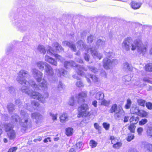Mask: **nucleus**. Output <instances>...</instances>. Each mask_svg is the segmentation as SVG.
<instances>
[{
    "instance_id": "4c0bfd02",
    "label": "nucleus",
    "mask_w": 152,
    "mask_h": 152,
    "mask_svg": "<svg viewBox=\"0 0 152 152\" xmlns=\"http://www.w3.org/2000/svg\"><path fill=\"white\" fill-rule=\"evenodd\" d=\"M137 102L139 105L143 107L145 106V104L146 103L145 100L141 99H138L137 100Z\"/></svg>"
},
{
    "instance_id": "bb28decb",
    "label": "nucleus",
    "mask_w": 152,
    "mask_h": 152,
    "mask_svg": "<svg viewBox=\"0 0 152 152\" xmlns=\"http://www.w3.org/2000/svg\"><path fill=\"white\" fill-rule=\"evenodd\" d=\"M12 122L14 124L15 122H18L20 120L19 116L16 114H13L11 117Z\"/></svg>"
},
{
    "instance_id": "f704fd0d",
    "label": "nucleus",
    "mask_w": 152,
    "mask_h": 152,
    "mask_svg": "<svg viewBox=\"0 0 152 152\" xmlns=\"http://www.w3.org/2000/svg\"><path fill=\"white\" fill-rule=\"evenodd\" d=\"M131 123L133 124H136L138 121V118L134 116H132L129 119Z\"/></svg>"
},
{
    "instance_id": "a211bd4d",
    "label": "nucleus",
    "mask_w": 152,
    "mask_h": 152,
    "mask_svg": "<svg viewBox=\"0 0 152 152\" xmlns=\"http://www.w3.org/2000/svg\"><path fill=\"white\" fill-rule=\"evenodd\" d=\"M77 48L80 50H85L86 48V45L84 42L82 40H80L77 42Z\"/></svg>"
},
{
    "instance_id": "cd10ccee",
    "label": "nucleus",
    "mask_w": 152,
    "mask_h": 152,
    "mask_svg": "<svg viewBox=\"0 0 152 152\" xmlns=\"http://www.w3.org/2000/svg\"><path fill=\"white\" fill-rule=\"evenodd\" d=\"M7 135L9 138L11 140L13 139L16 137L15 133L13 130L7 133Z\"/></svg>"
},
{
    "instance_id": "c03bdc74",
    "label": "nucleus",
    "mask_w": 152,
    "mask_h": 152,
    "mask_svg": "<svg viewBox=\"0 0 152 152\" xmlns=\"http://www.w3.org/2000/svg\"><path fill=\"white\" fill-rule=\"evenodd\" d=\"M97 145V142L93 140H91L90 142V145L92 148H94Z\"/></svg>"
},
{
    "instance_id": "bf43d9fd",
    "label": "nucleus",
    "mask_w": 152,
    "mask_h": 152,
    "mask_svg": "<svg viewBox=\"0 0 152 152\" xmlns=\"http://www.w3.org/2000/svg\"><path fill=\"white\" fill-rule=\"evenodd\" d=\"M74 97H71L69 102V105L72 106L74 105Z\"/></svg>"
},
{
    "instance_id": "20e7f679",
    "label": "nucleus",
    "mask_w": 152,
    "mask_h": 152,
    "mask_svg": "<svg viewBox=\"0 0 152 152\" xmlns=\"http://www.w3.org/2000/svg\"><path fill=\"white\" fill-rule=\"evenodd\" d=\"M134 44L139 54L143 55L145 54L146 51V45L143 44L140 39H137L134 40Z\"/></svg>"
},
{
    "instance_id": "ddd939ff",
    "label": "nucleus",
    "mask_w": 152,
    "mask_h": 152,
    "mask_svg": "<svg viewBox=\"0 0 152 152\" xmlns=\"http://www.w3.org/2000/svg\"><path fill=\"white\" fill-rule=\"evenodd\" d=\"M90 50L94 58H99V60L102 58V55L99 53L94 48H90Z\"/></svg>"
},
{
    "instance_id": "6e6d98bb",
    "label": "nucleus",
    "mask_w": 152,
    "mask_h": 152,
    "mask_svg": "<svg viewBox=\"0 0 152 152\" xmlns=\"http://www.w3.org/2000/svg\"><path fill=\"white\" fill-rule=\"evenodd\" d=\"M145 105L146 107L149 110L152 109V103L148 102L146 103Z\"/></svg>"
},
{
    "instance_id": "680f3d73",
    "label": "nucleus",
    "mask_w": 152,
    "mask_h": 152,
    "mask_svg": "<svg viewBox=\"0 0 152 152\" xmlns=\"http://www.w3.org/2000/svg\"><path fill=\"white\" fill-rule=\"evenodd\" d=\"M134 138V136L133 134H131L130 135H129L127 137V140L128 141H130L132 140H133Z\"/></svg>"
},
{
    "instance_id": "8fccbe9b",
    "label": "nucleus",
    "mask_w": 152,
    "mask_h": 152,
    "mask_svg": "<svg viewBox=\"0 0 152 152\" xmlns=\"http://www.w3.org/2000/svg\"><path fill=\"white\" fill-rule=\"evenodd\" d=\"M122 145V143L119 142H116L113 145V147L115 148H119Z\"/></svg>"
},
{
    "instance_id": "393cba45",
    "label": "nucleus",
    "mask_w": 152,
    "mask_h": 152,
    "mask_svg": "<svg viewBox=\"0 0 152 152\" xmlns=\"http://www.w3.org/2000/svg\"><path fill=\"white\" fill-rule=\"evenodd\" d=\"M37 51L40 52L41 53H43V54H45L46 52L45 48L42 45H38L37 48Z\"/></svg>"
},
{
    "instance_id": "c756f323",
    "label": "nucleus",
    "mask_w": 152,
    "mask_h": 152,
    "mask_svg": "<svg viewBox=\"0 0 152 152\" xmlns=\"http://www.w3.org/2000/svg\"><path fill=\"white\" fill-rule=\"evenodd\" d=\"M58 71L61 75H62L65 77L67 76L68 74V72L66 71L65 70L63 69H58Z\"/></svg>"
},
{
    "instance_id": "58836bf2",
    "label": "nucleus",
    "mask_w": 152,
    "mask_h": 152,
    "mask_svg": "<svg viewBox=\"0 0 152 152\" xmlns=\"http://www.w3.org/2000/svg\"><path fill=\"white\" fill-rule=\"evenodd\" d=\"M145 69L146 71L152 72V64H147L145 66Z\"/></svg>"
},
{
    "instance_id": "423d86ee",
    "label": "nucleus",
    "mask_w": 152,
    "mask_h": 152,
    "mask_svg": "<svg viewBox=\"0 0 152 152\" xmlns=\"http://www.w3.org/2000/svg\"><path fill=\"white\" fill-rule=\"evenodd\" d=\"M78 115L80 117H86L90 115V113L88 111V107L86 104H83L78 108Z\"/></svg>"
},
{
    "instance_id": "a19ab883",
    "label": "nucleus",
    "mask_w": 152,
    "mask_h": 152,
    "mask_svg": "<svg viewBox=\"0 0 152 152\" xmlns=\"http://www.w3.org/2000/svg\"><path fill=\"white\" fill-rule=\"evenodd\" d=\"M88 76L90 77L94 83H96L98 81V78L96 76L88 74Z\"/></svg>"
},
{
    "instance_id": "ea45409f",
    "label": "nucleus",
    "mask_w": 152,
    "mask_h": 152,
    "mask_svg": "<svg viewBox=\"0 0 152 152\" xmlns=\"http://www.w3.org/2000/svg\"><path fill=\"white\" fill-rule=\"evenodd\" d=\"M124 68L126 70L129 71H131L132 69V68L129 66V64L127 63H125L124 64Z\"/></svg>"
},
{
    "instance_id": "37998d69",
    "label": "nucleus",
    "mask_w": 152,
    "mask_h": 152,
    "mask_svg": "<svg viewBox=\"0 0 152 152\" xmlns=\"http://www.w3.org/2000/svg\"><path fill=\"white\" fill-rule=\"evenodd\" d=\"M73 129L71 128H69L66 129V134L68 136H70L72 134Z\"/></svg>"
},
{
    "instance_id": "6e6552de",
    "label": "nucleus",
    "mask_w": 152,
    "mask_h": 152,
    "mask_svg": "<svg viewBox=\"0 0 152 152\" xmlns=\"http://www.w3.org/2000/svg\"><path fill=\"white\" fill-rule=\"evenodd\" d=\"M21 125L25 128H29L31 126V121L28 114L26 115L25 117L22 118Z\"/></svg>"
},
{
    "instance_id": "dca6fc26",
    "label": "nucleus",
    "mask_w": 152,
    "mask_h": 152,
    "mask_svg": "<svg viewBox=\"0 0 152 152\" xmlns=\"http://www.w3.org/2000/svg\"><path fill=\"white\" fill-rule=\"evenodd\" d=\"M31 118L36 120V122H38L40 121L42 118V116L39 113L35 112L32 113L31 114Z\"/></svg>"
},
{
    "instance_id": "774afa93",
    "label": "nucleus",
    "mask_w": 152,
    "mask_h": 152,
    "mask_svg": "<svg viewBox=\"0 0 152 152\" xmlns=\"http://www.w3.org/2000/svg\"><path fill=\"white\" fill-rule=\"evenodd\" d=\"M94 125L95 128L98 131H99L101 130V127L99 126V125L98 124L95 123L94 124Z\"/></svg>"
},
{
    "instance_id": "f03ea898",
    "label": "nucleus",
    "mask_w": 152,
    "mask_h": 152,
    "mask_svg": "<svg viewBox=\"0 0 152 152\" xmlns=\"http://www.w3.org/2000/svg\"><path fill=\"white\" fill-rule=\"evenodd\" d=\"M109 112L112 113H115L114 116V118L116 120L122 119L125 115V113L122 108L118 107L116 104L112 105Z\"/></svg>"
},
{
    "instance_id": "a878e982",
    "label": "nucleus",
    "mask_w": 152,
    "mask_h": 152,
    "mask_svg": "<svg viewBox=\"0 0 152 152\" xmlns=\"http://www.w3.org/2000/svg\"><path fill=\"white\" fill-rule=\"evenodd\" d=\"M104 94L102 91H99L96 94V98L97 100H102L104 98Z\"/></svg>"
},
{
    "instance_id": "3c124183",
    "label": "nucleus",
    "mask_w": 152,
    "mask_h": 152,
    "mask_svg": "<svg viewBox=\"0 0 152 152\" xmlns=\"http://www.w3.org/2000/svg\"><path fill=\"white\" fill-rule=\"evenodd\" d=\"M148 122V120L146 119H142L139 121V124L140 125H142L145 124Z\"/></svg>"
},
{
    "instance_id": "4d7b16f0",
    "label": "nucleus",
    "mask_w": 152,
    "mask_h": 152,
    "mask_svg": "<svg viewBox=\"0 0 152 152\" xmlns=\"http://www.w3.org/2000/svg\"><path fill=\"white\" fill-rule=\"evenodd\" d=\"M15 104L17 105L19 107H21V105L22 104V102L20 101V99H17L15 101Z\"/></svg>"
},
{
    "instance_id": "4468645a",
    "label": "nucleus",
    "mask_w": 152,
    "mask_h": 152,
    "mask_svg": "<svg viewBox=\"0 0 152 152\" xmlns=\"http://www.w3.org/2000/svg\"><path fill=\"white\" fill-rule=\"evenodd\" d=\"M80 65H78L73 61H66L64 62V66L66 69L69 68L71 66H76L77 68L76 71L78 70V66Z\"/></svg>"
},
{
    "instance_id": "de8ad7c7",
    "label": "nucleus",
    "mask_w": 152,
    "mask_h": 152,
    "mask_svg": "<svg viewBox=\"0 0 152 152\" xmlns=\"http://www.w3.org/2000/svg\"><path fill=\"white\" fill-rule=\"evenodd\" d=\"M75 84L76 86L79 88L83 87L84 86L83 82L80 80L76 83Z\"/></svg>"
},
{
    "instance_id": "79ce46f5",
    "label": "nucleus",
    "mask_w": 152,
    "mask_h": 152,
    "mask_svg": "<svg viewBox=\"0 0 152 152\" xmlns=\"http://www.w3.org/2000/svg\"><path fill=\"white\" fill-rule=\"evenodd\" d=\"M82 145V142H79L77 143L76 145L75 150L78 152L80 150V148Z\"/></svg>"
},
{
    "instance_id": "aec40b11",
    "label": "nucleus",
    "mask_w": 152,
    "mask_h": 152,
    "mask_svg": "<svg viewBox=\"0 0 152 152\" xmlns=\"http://www.w3.org/2000/svg\"><path fill=\"white\" fill-rule=\"evenodd\" d=\"M48 64L46 62L40 61L37 62L36 64L39 69L42 70L44 69V66L45 68Z\"/></svg>"
},
{
    "instance_id": "49530a36",
    "label": "nucleus",
    "mask_w": 152,
    "mask_h": 152,
    "mask_svg": "<svg viewBox=\"0 0 152 152\" xmlns=\"http://www.w3.org/2000/svg\"><path fill=\"white\" fill-rule=\"evenodd\" d=\"M132 104V101L129 99H128L127 100V103L125 105V108L126 109H129Z\"/></svg>"
},
{
    "instance_id": "4be33fe9",
    "label": "nucleus",
    "mask_w": 152,
    "mask_h": 152,
    "mask_svg": "<svg viewBox=\"0 0 152 152\" xmlns=\"http://www.w3.org/2000/svg\"><path fill=\"white\" fill-rule=\"evenodd\" d=\"M52 46L55 48L56 50L58 51H61L63 50V49L61 45L57 42H54Z\"/></svg>"
},
{
    "instance_id": "c85d7f7f",
    "label": "nucleus",
    "mask_w": 152,
    "mask_h": 152,
    "mask_svg": "<svg viewBox=\"0 0 152 152\" xmlns=\"http://www.w3.org/2000/svg\"><path fill=\"white\" fill-rule=\"evenodd\" d=\"M60 121L61 122L64 123L68 120V115L66 113L62 115L60 117Z\"/></svg>"
},
{
    "instance_id": "9d476101",
    "label": "nucleus",
    "mask_w": 152,
    "mask_h": 152,
    "mask_svg": "<svg viewBox=\"0 0 152 152\" xmlns=\"http://www.w3.org/2000/svg\"><path fill=\"white\" fill-rule=\"evenodd\" d=\"M141 146L145 152H152V144L146 141L141 142Z\"/></svg>"
},
{
    "instance_id": "09e8293b",
    "label": "nucleus",
    "mask_w": 152,
    "mask_h": 152,
    "mask_svg": "<svg viewBox=\"0 0 152 152\" xmlns=\"http://www.w3.org/2000/svg\"><path fill=\"white\" fill-rule=\"evenodd\" d=\"M31 105L34 106L33 108L35 109L37 107H38L39 105V103L35 101H33L31 102Z\"/></svg>"
},
{
    "instance_id": "9b49d317",
    "label": "nucleus",
    "mask_w": 152,
    "mask_h": 152,
    "mask_svg": "<svg viewBox=\"0 0 152 152\" xmlns=\"http://www.w3.org/2000/svg\"><path fill=\"white\" fill-rule=\"evenodd\" d=\"M62 43L63 46H67L69 47L72 51L74 52L76 51V48L75 45L72 42H69L65 41L63 42Z\"/></svg>"
},
{
    "instance_id": "f257e3e1",
    "label": "nucleus",
    "mask_w": 152,
    "mask_h": 152,
    "mask_svg": "<svg viewBox=\"0 0 152 152\" xmlns=\"http://www.w3.org/2000/svg\"><path fill=\"white\" fill-rule=\"evenodd\" d=\"M29 75L28 72L24 70H21L18 74V76L16 78L17 81L20 84L24 85L21 88V91L23 93L27 94L31 98L38 100L42 103L45 102V98L48 97V95L45 94V96H42L38 92L33 91L30 89V86L34 88V90H37L39 88L35 82L30 80L29 82L27 81L25 78Z\"/></svg>"
},
{
    "instance_id": "7ed1b4c3",
    "label": "nucleus",
    "mask_w": 152,
    "mask_h": 152,
    "mask_svg": "<svg viewBox=\"0 0 152 152\" xmlns=\"http://www.w3.org/2000/svg\"><path fill=\"white\" fill-rule=\"evenodd\" d=\"M132 39L131 37H128L125 39L123 42L122 44V48L124 50L127 51L129 50L131 47V49L132 50H134L136 49V47L134 44L132 43Z\"/></svg>"
},
{
    "instance_id": "f3484780",
    "label": "nucleus",
    "mask_w": 152,
    "mask_h": 152,
    "mask_svg": "<svg viewBox=\"0 0 152 152\" xmlns=\"http://www.w3.org/2000/svg\"><path fill=\"white\" fill-rule=\"evenodd\" d=\"M45 60L46 61L53 65L55 66H57V61L53 58L50 57L47 55H46L45 56Z\"/></svg>"
},
{
    "instance_id": "e433bc0d",
    "label": "nucleus",
    "mask_w": 152,
    "mask_h": 152,
    "mask_svg": "<svg viewBox=\"0 0 152 152\" xmlns=\"http://www.w3.org/2000/svg\"><path fill=\"white\" fill-rule=\"evenodd\" d=\"M137 115L142 117H145L148 115L147 113L144 110H139Z\"/></svg>"
},
{
    "instance_id": "13d9d810",
    "label": "nucleus",
    "mask_w": 152,
    "mask_h": 152,
    "mask_svg": "<svg viewBox=\"0 0 152 152\" xmlns=\"http://www.w3.org/2000/svg\"><path fill=\"white\" fill-rule=\"evenodd\" d=\"M55 57L57 58V59L60 60L61 61H63L64 60V58L58 55L57 54H56L54 55Z\"/></svg>"
},
{
    "instance_id": "052dcab7",
    "label": "nucleus",
    "mask_w": 152,
    "mask_h": 152,
    "mask_svg": "<svg viewBox=\"0 0 152 152\" xmlns=\"http://www.w3.org/2000/svg\"><path fill=\"white\" fill-rule=\"evenodd\" d=\"M103 127L106 130H108L110 127V124L106 123H104L103 124Z\"/></svg>"
},
{
    "instance_id": "39448f33",
    "label": "nucleus",
    "mask_w": 152,
    "mask_h": 152,
    "mask_svg": "<svg viewBox=\"0 0 152 152\" xmlns=\"http://www.w3.org/2000/svg\"><path fill=\"white\" fill-rule=\"evenodd\" d=\"M118 63V61L116 59L110 60L108 58L106 57L103 60V67L106 69H109L114 66Z\"/></svg>"
},
{
    "instance_id": "338daca9",
    "label": "nucleus",
    "mask_w": 152,
    "mask_h": 152,
    "mask_svg": "<svg viewBox=\"0 0 152 152\" xmlns=\"http://www.w3.org/2000/svg\"><path fill=\"white\" fill-rule=\"evenodd\" d=\"M101 104L105 106H108L109 105V102L106 100L104 99L101 102Z\"/></svg>"
},
{
    "instance_id": "2f4dec72",
    "label": "nucleus",
    "mask_w": 152,
    "mask_h": 152,
    "mask_svg": "<svg viewBox=\"0 0 152 152\" xmlns=\"http://www.w3.org/2000/svg\"><path fill=\"white\" fill-rule=\"evenodd\" d=\"M7 108L9 113H11L15 110V106L13 104L10 103L7 105Z\"/></svg>"
},
{
    "instance_id": "5701e85b",
    "label": "nucleus",
    "mask_w": 152,
    "mask_h": 152,
    "mask_svg": "<svg viewBox=\"0 0 152 152\" xmlns=\"http://www.w3.org/2000/svg\"><path fill=\"white\" fill-rule=\"evenodd\" d=\"M96 46L102 48L105 46V42L101 39H98L96 42Z\"/></svg>"
},
{
    "instance_id": "72a5a7b5",
    "label": "nucleus",
    "mask_w": 152,
    "mask_h": 152,
    "mask_svg": "<svg viewBox=\"0 0 152 152\" xmlns=\"http://www.w3.org/2000/svg\"><path fill=\"white\" fill-rule=\"evenodd\" d=\"M87 67L90 71L93 73H96L98 72V69L94 66H87Z\"/></svg>"
},
{
    "instance_id": "473e14b6",
    "label": "nucleus",
    "mask_w": 152,
    "mask_h": 152,
    "mask_svg": "<svg viewBox=\"0 0 152 152\" xmlns=\"http://www.w3.org/2000/svg\"><path fill=\"white\" fill-rule=\"evenodd\" d=\"M46 50L47 53L51 55L54 54V51L52 48L50 46H48Z\"/></svg>"
},
{
    "instance_id": "b1692460",
    "label": "nucleus",
    "mask_w": 152,
    "mask_h": 152,
    "mask_svg": "<svg viewBox=\"0 0 152 152\" xmlns=\"http://www.w3.org/2000/svg\"><path fill=\"white\" fill-rule=\"evenodd\" d=\"M139 108L136 106L135 105H132L130 110V113L132 114H136L137 115V113H139Z\"/></svg>"
},
{
    "instance_id": "69168bd1",
    "label": "nucleus",
    "mask_w": 152,
    "mask_h": 152,
    "mask_svg": "<svg viewBox=\"0 0 152 152\" xmlns=\"http://www.w3.org/2000/svg\"><path fill=\"white\" fill-rule=\"evenodd\" d=\"M84 58L87 61H89L90 56L88 54L85 53L84 55Z\"/></svg>"
},
{
    "instance_id": "0e129e2a",
    "label": "nucleus",
    "mask_w": 152,
    "mask_h": 152,
    "mask_svg": "<svg viewBox=\"0 0 152 152\" xmlns=\"http://www.w3.org/2000/svg\"><path fill=\"white\" fill-rule=\"evenodd\" d=\"M26 30V27L25 26L22 25L19 27V30L21 31H24Z\"/></svg>"
},
{
    "instance_id": "2eb2a0df",
    "label": "nucleus",
    "mask_w": 152,
    "mask_h": 152,
    "mask_svg": "<svg viewBox=\"0 0 152 152\" xmlns=\"http://www.w3.org/2000/svg\"><path fill=\"white\" fill-rule=\"evenodd\" d=\"M87 95L86 93L82 92L76 95V97L79 101L83 102L85 100L84 99L86 97Z\"/></svg>"
},
{
    "instance_id": "c9c22d12",
    "label": "nucleus",
    "mask_w": 152,
    "mask_h": 152,
    "mask_svg": "<svg viewBox=\"0 0 152 152\" xmlns=\"http://www.w3.org/2000/svg\"><path fill=\"white\" fill-rule=\"evenodd\" d=\"M147 135L149 138L152 137V127H149L147 131Z\"/></svg>"
},
{
    "instance_id": "603ef678",
    "label": "nucleus",
    "mask_w": 152,
    "mask_h": 152,
    "mask_svg": "<svg viewBox=\"0 0 152 152\" xmlns=\"http://www.w3.org/2000/svg\"><path fill=\"white\" fill-rule=\"evenodd\" d=\"M105 54L107 58H110L113 55V53L112 51H110L108 52H106L105 53Z\"/></svg>"
},
{
    "instance_id": "6ab92c4d",
    "label": "nucleus",
    "mask_w": 152,
    "mask_h": 152,
    "mask_svg": "<svg viewBox=\"0 0 152 152\" xmlns=\"http://www.w3.org/2000/svg\"><path fill=\"white\" fill-rule=\"evenodd\" d=\"M48 83L47 81L43 79L42 83L39 84V86L42 90H47L48 88Z\"/></svg>"
},
{
    "instance_id": "7c9ffc66",
    "label": "nucleus",
    "mask_w": 152,
    "mask_h": 152,
    "mask_svg": "<svg viewBox=\"0 0 152 152\" xmlns=\"http://www.w3.org/2000/svg\"><path fill=\"white\" fill-rule=\"evenodd\" d=\"M13 125L11 123L5 124L4 125V127L6 132H9L11 131L13 128Z\"/></svg>"
},
{
    "instance_id": "f8f14e48",
    "label": "nucleus",
    "mask_w": 152,
    "mask_h": 152,
    "mask_svg": "<svg viewBox=\"0 0 152 152\" xmlns=\"http://www.w3.org/2000/svg\"><path fill=\"white\" fill-rule=\"evenodd\" d=\"M45 74L49 76H53L54 75L53 69L49 64L45 68Z\"/></svg>"
},
{
    "instance_id": "0eeeda50",
    "label": "nucleus",
    "mask_w": 152,
    "mask_h": 152,
    "mask_svg": "<svg viewBox=\"0 0 152 152\" xmlns=\"http://www.w3.org/2000/svg\"><path fill=\"white\" fill-rule=\"evenodd\" d=\"M31 72L33 77L38 82H40L42 78L43 73L35 68H32L31 70Z\"/></svg>"
},
{
    "instance_id": "1a4fd4ad",
    "label": "nucleus",
    "mask_w": 152,
    "mask_h": 152,
    "mask_svg": "<svg viewBox=\"0 0 152 152\" xmlns=\"http://www.w3.org/2000/svg\"><path fill=\"white\" fill-rule=\"evenodd\" d=\"M83 70L86 71L87 70L83 65H80L78 66V70L77 71V73L78 75L82 77H85L86 78L87 81L88 83H90L91 82L90 80L88 78L86 75L83 71Z\"/></svg>"
},
{
    "instance_id": "a18cd8bd",
    "label": "nucleus",
    "mask_w": 152,
    "mask_h": 152,
    "mask_svg": "<svg viewBox=\"0 0 152 152\" xmlns=\"http://www.w3.org/2000/svg\"><path fill=\"white\" fill-rule=\"evenodd\" d=\"M135 127L134 124H131L128 127V129L131 132L134 133Z\"/></svg>"
},
{
    "instance_id": "864d4df0",
    "label": "nucleus",
    "mask_w": 152,
    "mask_h": 152,
    "mask_svg": "<svg viewBox=\"0 0 152 152\" xmlns=\"http://www.w3.org/2000/svg\"><path fill=\"white\" fill-rule=\"evenodd\" d=\"M143 131V129L142 128L140 127L138 128L137 129V132L138 133V134L139 136H141L142 134V133Z\"/></svg>"
},
{
    "instance_id": "e2e57ef3",
    "label": "nucleus",
    "mask_w": 152,
    "mask_h": 152,
    "mask_svg": "<svg viewBox=\"0 0 152 152\" xmlns=\"http://www.w3.org/2000/svg\"><path fill=\"white\" fill-rule=\"evenodd\" d=\"M57 88L58 90H61L63 88V84L62 83L60 82L59 83L57 86Z\"/></svg>"
},
{
    "instance_id": "412c9836",
    "label": "nucleus",
    "mask_w": 152,
    "mask_h": 152,
    "mask_svg": "<svg viewBox=\"0 0 152 152\" xmlns=\"http://www.w3.org/2000/svg\"><path fill=\"white\" fill-rule=\"evenodd\" d=\"M131 6L133 9H138L141 7L142 4L139 2L132 1L131 3Z\"/></svg>"
},
{
    "instance_id": "5fc2aeb1",
    "label": "nucleus",
    "mask_w": 152,
    "mask_h": 152,
    "mask_svg": "<svg viewBox=\"0 0 152 152\" xmlns=\"http://www.w3.org/2000/svg\"><path fill=\"white\" fill-rule=\"evenodd\" d=\"M93 36L91 35L88 36L87 38V42L88 43H91L93 39Z\"/></svg>"
}]
</instances>
